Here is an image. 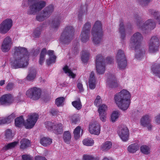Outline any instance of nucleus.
Returning a JSON list of instances; mask_svg holds the SVG:
<instances>
[{
	"instance_id": "obj_53",
	"label": "nucleus",
	"mask_w": 160,
	"mask_h": 160,
	"mask_svg": "<svg viewBox=\"0 0 160 160\" xmlns=\"http://www.w3.org/2000/svg\"><path fill=\"white\" fill-rule=\"evenodd\" d=\"M106 113H99L100 118L102 122H104L106 120Z\"/></svg>"
},
{
	"instance_id": "obj_31",
	"label": "nucleus",
	"mask_w": 160,
	"mask_h": 160,
	"mask_svg": "<svg viewBox=\"0 0 160 160\" xmlns=\"http://www.w3.org/2000/svg\"><path fill=\"white\" fill-rule=\"evenodd\" d=\"M119 26V31L121 34V38L122 39H124L125 38L126 34L125 29L124 27L123 22L122 21H120Z\"/></svg>"
},
{
	"instance_id": "obj_4",
	"label": "nucleus",
	"mask_w": 160,
	"mask_h": 160,
	"mask_svg": "<svg viewBox=\"0 0 160 160\" xmlns=\"http://www.w3.org/2000/svg\"><path fill=\"white\" fill-rule=\"evenodd\" d=\"M39 0H28V2L24 1L22 4L23 8L27 7L28 3L30 4L27 11L28 15H35L41 11L46 6V2L44 1Z\"/></svg>"
},
{
	"instance_id": "obj_41",
	"label": "nucleus",
	"mask_w": 160,
	"mask_h": 160,
	"mask_svg": "<svg viewBox=\"0 0 160 160\" xmlns=\"http://www.w3.org/2000/svg\"><path fill=\"white\" fill-rule=\"evenodd\" d=\"M72 103L73 106L78 110H79L82 108V105L79 99L72 102Z\"/></svg>"
},
{
	"instance_id": "obj_26",
	"label": "nucleus",
	"mask_w": 160,
	"mask_h": 160,
	"mask_svg": "<svg viewBox=\"0 0 160 160\" xmlns=\"http://www.w3.org/2000/svg\"><path fill=\"white\" fill-rule=\"evenodd\" d=\"M36 71L35 68H31L29 69L28 74L26 77V79L28 81H32L35 78Z\"/></svg>"
},
{
	"instance_id": "obj_54",
	"label": "nucleus",
	"mask_w": 160,
	"mask_h": 160,
	"mask_svg": "<svg viewBox=\"0 0 160 160\" xmlns=\"http://www.w3.org/2000/svg\"><path fill=\"white\" fill-rule=\"evenodd\" d=\"M22 160H32L33 158L28 155H23L22 156Z\"/></svg>"
},
{
	"instance_id": "obj_55",
	"label": "nucleus",
	"mask_w": 160,
	"mask_h": 160,
	"mask_svg": "<svg viewBox=\"0 0 160 160\" xmlns=\"http://www.w3.org/2000/svg\"><path fill=\"white\" fill-rule=\"evenodd\" d=\"M155 122L158 124H160V113L158 114L155 117Z\"/></svg>"
},
{
	"instance_id": "obj_27",
	"label": "nucleus",
	"mask_w": 160,
	"mask_h": 160,
	"mask_svg": "<svg viewBox=\"0 0 160 160\" xmlns=\"http://www.w3.org/2000/svg\"><path fill=\"white\" fill-rule=\"evenodd\" d=\"M89 88L92 89L95 87L96 81L94 77V72H93L91 73L89 81Z\"/></svg>"
},
{
	"instance_id": "obj_19",
	"label": "nucleus",
	"mask_w": 160,
	"mask_h": 160,
	"mask_svg": "<svg viewBox=\"0 0 160 160\" xmlns=\"http://www.w3.org/2000/svg\"><path fill=\"white\" fill-rule=\"evenodd\" d=\"M107 83L108 86L112 88H116L119 85L115 76L112 74L108 75Z\"/></svg>"
},
{
	"instance_id": "obj_42",
	"label": "nucleus",
	"mask_w": 160,
	"mask_h": 160,
	"mask_svg": "<svg viewBox=\"0 0 160 160\" xmlns=\"http://www.w3.org/2000/svg\"><path fill=\"white\" fill-rule=\"evenodd\" d=\"M91 28V23L89 22H87L84 25L82 31L90 33Z\"/></svg>"
},
{
	"instance_id": "obj_34",
	"label": "nucleus",
	"mask_w": 160,
	"mask_h": 160,
	"mask_svg": "<svg viewBox=\"0 0 160 160\" xmlns=\"http://www.w3.org/2000/svg\"><path fill=\"white\" fill-rule=\"evenodd\" d=\"M89 53L88 51H82L81 53V58L83 62H86L89 59Z\"/></svg>"
},
{
	"instance_id": "obj_43",
	"label": "nucleus",
	"mask_w": 160,
	"mask_h": 160,
	"mask_svg": "<svg viewBox=\"0 0 160 160\" xmlns=\"http://www.w3.org/2000/svg\"><path fill=\"white\" fill-rule=\"evenodd\" d=\"M63 70L65 73H68L69 74V76L72 78H74L75 77V75L72 72L67 66H66L63 68Z\"/></svg>"
},
{
	"instance_id": "obj_11",
	"label": "nucleus",
	"mask_w": 160,
	"mask_h": 160,
	"mask_svg": "<svg viewBox=\"0 0 160 160\" xmlns=\"http://www.w3.org/2000/svg\"><path fill=\"white\" fill-rule=\"evenodd\" d=\"M116 58L118 68L121 70L125 69L127 65V62L124 52L120 49L118 50Z\"/></svg>"
},
{
	"instance_id": "obj_24",
	"label": "nucleus",
	"mask_w": 160,
	"mask_h": 160,
	"mask_svg": "<svg viewBox=\"0 0 160 160\" xmlns=\"http://www.w3.org/2000/svg\"><path fill=\"white\" fill-rule=\"evenodd\" d=\"M151 69L153 73L160 78V64L155 63L152 65Z\"/></svg>"
},
{
	"instance_id": "obj_35",
	"label": "nucleus",
	"mask_w": 160,
	"mask_h": 160,
	"mask_svg": "<svg viewBox=\"0 0 160 160\" xmlns=\"http://www.w3.org/2000/svg\"><path fill=\"white\" fill-rule=\"evenodd\" d=\"M63 138L64 141L68 144L71 139V135L70 132L68 131H65L63 134Z\"/></svg>"
},
{
	"instance_id": "obj_1",
	"label": "nucleus",
	"mask_w": 160,
	"mask_h": 160,
	"mask_svg": "<svg viewBox=\"0 0 160 160\" xmlns=\"http://www.w3.org/2000/svg\"><path fill=\"white\" fill-rule=\"evenodd\" d=\"M14 59L11 61V65L15 69L24 68L28 66L29 53L27 49L21 47H15L13 49Z\"/></svg>"
},
{
	"instance_id": "obj_23",
	"label": "nucleus",
	"mask_w": 160,
	"mask_h": 160,
	"mask_svg": "<svg viewBox=\"0 0 160 160\" xmlns=\"http://www.w3.org/2000/svg\"><path fill=\"white\" fill-rule=\"evenodd\" d=\"M148 13L160 24V12L156 10L150 9L148 10Z\"/></svg>"
},
{
	"instance_id": "obj_46",
	"label": "nucleus",
	"mask_w": 160,
	"mask_h": 160,
	"mask_svg": "<svg viewBox=\"0 0 160 160\" xmlns=\"http://www.w3.org/2000/svg\"><path fill=\"white\" fill-rule=\"evenodd\" d=\"M152 0H137L138 2L142 6L148 5Z\"/></svg>"
},
{
	"instance_id": "obj_62",
	"label": "nucleus",
	"mask_w": 160,
	"mask_h": 160,
	"mask_svg": "<svg viewBox=\"0 0 160 160\" xmlns=\"http://www.w3.org/2000/svg\"><path fill=\"white\" fill-rule=\"evenodd\" d=\"M5 80H1L0 81V85L1 86L3 85L5 83Z\"/></svg>"
},
{
	"instance_id": "obj_25",
	"label": "nucleus",
	"mask_w": 160,
	"mask_h": 160,
	"mask_svg": "<svg viewBox=\"0 0 160 160\" xmlns=\"http://www.w3.org/2000/svg\"><path fill=\"white\" fill-rule=\"evenodd\" d=\"M54 125L52 131L55 133L60 134L62 132V124L61 123L56 122Z\"/></svg>"
},
{
	"instance_id": "obj_16",
	"label": "nucleus",
	"mask_w": 160,
	"mask_h": 160,
	"mask_svg": "<svg viewBox=\"0 0 160 160\" xmlns=\"http://www.w3.org/2000/svg\"><path fill=\"white\" fill-rule=\"evenodd\" d=\"M13 42L9 36L6 37L3 40L1 46V49L3 52H7L10 49Z\"/></svg>"
},
{
	"instance_id": "obj_44",
	"label": "nucleus",
	"mask_w": 160,
	"mask_h": 160,
	"mask_svg": "<svg viewBox=\"0 0 160 160\" xmlns=\"http://www.w3.org/2000/svg\"><path fill=\"white\" fill-rule=\"evenodd\" d=\"M41 29L39 27L36 28L33 33V36L35 38H39L41 33Z\"/></svg>"
},
{
	"instance_id": "obj_33",
	"label": "nucleus",
	"mask_w": 160,
	"mask_h": 160,
	"mask_svg": "<svg viewBox=\"0 0 160 160\" xmlns=\"http://www.w3.org/2000/svg\"><path fill=\"white\" fill-rule=\"evenodd\" d=\"M139 146L137 143L132 144L128 147V152L130 153H134L139 149Z\"/></svg>"
},
{
	"instance_id": "obj_29",
	"label": "nucleus",
	"mask_w": 160,
	"mask_h": 160,
	"mask_svg": "<svg viewBox=\"0 0 160 160\" xmlns=\"http://www.w3.org/2000/svg\"><path fill=\"white\" fill-rule=\"evenodd\" d=\"M52 140L49 138L43 137L40 140V143L43 146H47L52 143Z\"/></svg>"
},
{
	"instance_id": "obj_51",
	"label": "nucleus",
	"mask_w": 160,
	"mask_h": 160,
	"mask_svg": "<svg viewBox=\"0 0 160 160\" xmlns=\"http://www.w3.org/2000/svg\"><path fill=\"white\" fill-rule=\"evenodd\" d=\"M102 102L100 97L98 96L94 101V104L95 106H98Z\"/></svg>"
},
{
	"instance_id": "obj_36",
	"label": "nucleus",
	"mask_w": 160,
	"mask_h": 160,
	"mask_svg": "<svg viewBox=\"0 0 160 160\" xmlns=\"http://www.w3.org/2000/svg\"><path fill=\"white\" fill-rule=\"evenodd\" d=\"M84 145L87 146H91L93 145L94 141L93 139L90 138H86L82 141Z\"/></svg>"
},
{
	"instance_id": "obj_49",
	"label": "nucleus",
	"mask_w": 160,
	"mask_h": 160,
	"mask_svg": "<svg viewBox=\"0 0 160 160\" xmlns=\"http://www.w3.org/2000/svg\"><path fill=\"white\" fill-rule=\"evenodd\" d=\"M83 160H99L97 158H94L92 155L85 154L83 156Z\"/></svg>"
},
{
	"instance_id": "obj_52",
	"label": "nucleus",
	"mask_w": 160,
	"mask_h": 160,
	"mask_svg": "<svg viewBox=\"0 0 160 160\" xmlns=\"http://www.w3.org/2000/svg\"><path fill=\"white\" fill-rule=\"evenodd\" d=\"M12 133L10 129H8L6 132V137L8 139H11L12 138Z\"/></svg>"
},
{
	"instance_id": "obj_18",
	"label": "nucleus",
	"mask_w": 160,
	"mask_h": 160,
	"mask_svg": "<svg viewBox=\"0 0 160 160\" xmlns=\"http://www.w3.org/2000/svg\"><path fill=\"white\" fill-rule=\"evenodd\" d=\"M118 133L119 136L122 141L126 142L128 139L129 130L126 126L121 127L118 130Z\"/></svg>"
},
{
	"instance_id": "obj_40",
	"label": "nucleus",
	"mask_w": 160,
	"mask_h": 160,
	"mask_svg": "<svg viewBox=\"0 0 160 160\" xmlns=\"http://www.w3.org/2000/svg\"><path fill=\"white\" fill-rule=\"evenodd\" d=\"M81 128L80 126L77 127L74 129L73 132L74 136L75 139L77 140L80 137V132Z\"/></svg>"
},
{
	"instance_id": "obj_30",
	"label": "nucleus",
	"mask_w": 160,
	"mask_h": 160,
	"mask_svg": "<svg viewBox=\"0 0 160 160\" xmlns=\"http://www.w3.org/2000/svg\"><path fill=\"white\" fill-rule=\"evenodd\" d=\"M20 144V148L22 149H25L30 146V142L29 140L26 138H23L21 140Z\"/></svg>"
},
{
	"instance_id": "obj_15",
	"label": "nucleus",
	"mask_w": 160,
	"mask_h": 160,
	"mask_svg": "<svg viewBox=\"0 0 160 160\" xmlns=\"http://www.w3.org/2000/svg\"><path fill=\"white\" fill-rule=\"evenodd\" d=\"M12 25V21L10 19H7L0 24V33L5 34L10 29Z\"/></svg>"
},
{
	"instance_id": "obj_22",
	"label": "nucleus",
	"mask_w": 160,
	"mask_h": 160,
	"mask_svg": "<svg viewBox=\"0 0 160 160\" xmlns=\"http://www.w3.org/2000/svg\"><path fill=\"white\" fill-rule=\"evenodd\" d=\"M64 19V17L61 16L55 17L52 22L51 25L52 28H58L59 27L61 23L63 21Z\"/></svg>"
},
{
	"instance_id": "obj_56",
	"label": "nucleus",
	"mask_w": 160,
	"mask_h": 160,
	"mask_svg": "<svg viewBox=\"0 0 160 160\" xmlns=\"http://www.w3.org/2000/svg\"><path fill=\"white\" fill-rule=\"evenodd\" d=\"M14 87V86L13 83H9L7 84L6 88L7 90L10 91L12 90Z\"/></svg>"
},
{
	"instance_id": "obj_6",
	"label": "nucleus",
	"mask_w": 160,
	"mask_h": 160,
	"mask_svg": "<svg viewBox=\"0 0 160 160\" xmlns=\"http://www.w3.org/2000/svg\"><path fill=\"white\" fill-rule=\"evenodd\" d=\"M92 41L96 45H98L101 42L102 35V25L100 21H97L95 22L92 29Z\"/></svg>"
},
{
	"instance_id": "obj_5",
	"label": "nucleus",
	"mask_w": 160,
	"mask_h": 160,
	"mask_svg": "<svg viewBox=\"0 0 160 160\" xmlns=\"http://www.w3.org/2000/svg\"><path fill=\"white\" fill-rule=\"evenodd\" d=\"M38 116L36 114H32L28 116L27 122L24 123V119L22 117L17 118L15 119V124L16 126L21 127L24 125L27 129H31L35 125L38 119Z\"/></svg>"
},
{
	"instance_id": "obj_50",
	"label": "nucleus",
	"mask_w": 160,
	"mask_h": 160,
	"mask_svg": "<svg viewBox=\"0 0 160 160\" xmlns=\"http://www.w3.org/2000/svg\"><path fill=\"white\" fill-rule=\"evenodd\" d=\"M16 117V114L15 113H12L9 115L8 117L6 118L8 123H10L13 121V119Z\"/></svg>"
},
{
	"instance_id": "obj_13",
	"label": "nucleus",
	"mask_w": 160,
	"mask_h": 160,
	"mask_svg": "<svg viewBox=\"0 0 160 160\" xmlns=\"http://www.w3.org/2000/svg\"><path fill=\"white\" fill-rule=\"evenodd\" d=\"M159 38L157 36L152 37L148 43V51L151 53H154L159 50Z\"/></svg>"
},
{
	"instance_id": "obj_37",
	"label": "nucleus",
	"mask_w": 160,
	"mask_h": 160,
	"mask_svg": "<svg viewBox=\"0 0 160 160\" xmlns=\"http://www.w3.org/2000/svg\"><path fill=\"white\" fill-rule=\"evenodd\" d=\"M140 149L141 152L145 154L148 155L150 153V148L147 145L142 146Z\"/></svg>"
},
{
	"instance_id": "obj_47",
	"label": "nucleus",
	"mask_w": 160,
	"mask_h": 160,
	"mask_svg": "<svg viewBox=\"0 0 160 160\" xmlns=\"http://www.w3.org/2000/svg\"><path fill=\"white\" fill-rule=\"evenodd\" d=\"M55 123H52L50 122H46L45 123V125L46 128L48 130L53 131V126Z\"/></svg>"
},
{
	"instance_id": "obj_10",
	"label": "nucleus",
	"mask_w": 160,
	"mask_h": 160,
	"mask_svg": "<svg viewBox=\"0 0 160 160\" xmlns=\"http://www.w3.org/2000/svg\"><path fill=\"white\" fill-rule=\"evenodd\" d=\"M54 6L50 5L46 7L36 16V20L39 22L44 21L49 18L54 11Z\"/></svg>"
},
{
	"instance_id": "obj_57",
	"label": "nucleus",
	"mask_w": 160,
	"mask_h": 160,
	"mask_svg": "<svg viewBox=\"0 0 160 160\" xmlns=\"http://www.w3.org/2000/svg\"><path fill=\"white\" fill-rule=\"evenodd\" d=\"M77 87L79 89L80 92H83L84 91V89L82 84L81 82H78L77 84Z\"/></svg>"
},
{
	"instance_id": "obj_12",
	"label": "nucleus",
	"mask_w": 160,
	"mask_h": 160,
	"mask_svg": "<svg viewBox=\"0 0 160 160\" xmlns=\"http://www.w3.org/2000/svg\"><path fill=\"white\" fill-rule=\"evenodd\" d=\"M138 28L142 30H144L148 29H152L156 26V23L152 19L147 20L144 23L142 22V20L141 18H138L136 22Z\"/></svg>"
},
{
	"instance_id": "obj_2",
	"label": "nucleus",
	"mask_w": 160,
	"mask_h": 160,
	"mask_svg": "<svg viewBox=\"0 0 160 160\" xmlns=\"http://www.w3.org/2000/svg\"><path fill=\"white\" fill-rule=\"evenodd\" d=\"M143 39L142 34L137 32L131 36L130 39L129 46L131 48L135 49V57L138 60L141 59L145 54V50L141 46Z\"/></svg>"
},
{
	"instance_id": "obj_28",
	"label": "nucleus",
	"mask_w": 160,
	"mask_h": 160,
	"mask_svg": "<svg viewBox=\"0 0 160 160\" xmlns=\"http://www.w3.org/2000/svg\"><path fill=\"white\" fill-rule=\"evenodd\" d=\"M90 33L82 31L80 35V39L81 42L83 43H86L89 39Z\"/></svg>"
},
{
	"instance_id": "obj_20",
	"label": "nucleus",
	"mask_w": 160,
	"mask_h": 160,
	"mask_svg": "<svg viewBox=\"0 0 160 160\" xmlns=\"http://www.w3.org/2000/svg\"><path fill=\"white\" fill-rule=\"evenodd\" d=\"M89 131L91 134L98 135L100 132V127L99 124L95 122L89 125Z\"/></svg>"
},
{
	"instance_id": "obj_48",
	"label": "nucleus",
	"mask_w": 160,
	"mask_h": 160,
	"mask_svg": "<svg viewBox=\"0 0 160 160\" xmlns=\"http://www.w3.org/2000/svg\"><path fill=\"white\" fill-rule=\"evenodd\" d=\"M107 106L104 104H102L100 106L98 111L99 113H106V111L107 110Z\"/></svg>"
},
{
	"instance_id": "obj_63",
	"label": "nucleus",
	"mask_w": 160,
	"mask_h": 160,
	"mask_svg": "<svg viewBox=\"0 0 160 160\" xmlns=\"http://www.w3.org/2000/svg\"><path fill=\"white\" fill-rule=\"evenodd\" d=\"M51 113H52V114H53V113H52V112H51Z\"/></svg>"
},
{
	"instance_id": "obj_61",
	"label": "nucleus",
	"mask_w": 160,
	"mask_h": 160,
	"mask_svg": "<svg viewBox=\"0 0 160 160\" xmlns=\"http://www.w3.org/2000/svg\"><path fill=\"white\" fill-rule=\"evenodd\" d=\"M83 14V12L82 11H80L79 12L78 14V18L80 21H82V17Z\"/></svg>"
},
{
	"instance_id": "obj_45",
	"label": "nucleus",
	"mask_w": 160,
	"mask_h": 160,
	"mask_svg": "<svg viewBox=\"0 0 160 160\" xmlns=\"http://www.w3.org/2000/svg\"><path fill=\"white\" fill-rule=\"evenodd\" d=\"M64 100V98L63 97H60L56 99L55 104L57 106L59 107L62 105Z\"/></svg>"
},
{
	"instance_id": "obj_21",
	"label": "nucleus",
	"mask_w": 160,
	"mask_h": 160,
	"mask_svg": "<svg viewBox=\"0 0 160 160\" xmlns=\"http://www.w3.org/2000/svg\"><path fill=\"white\" fill-rule=\"evenodd\" d=\"M13 101V98L10 94H6L3 95L0 98V102L2 105H8Z\"/></svg>"
},
{
	"instance_id": "obj_8",
	"label": "nucleus",
	"mask_w": 160,
	"mask_h": 160,
	"mask_svg": "<svg viewBox=\"0 0 160 160\" xmlns=\"http://www.w3.org/2000/svg\"><path fill=\"white\" fill-rule=\"evenodd\" d=\"M74 31L72 26H68L66 27L60 38V42L63 44H69L73 38Z\"/></svg>"
},
{
	"instance_id": "obj_59",
	"label": "nucleus",
	"mask_w": 160,
	"mask_h": 160,
	"mask_svg": "<svg viewBox=\"0 0 160 160\" xmlns=\"http://www.w3.org/2000/svg\"><path fill=\"white\" fill-rule=\"evenodd\" d=\"M6 123H8L6 118H0V125Z\"/></svg>"
},
{
	"instance_id": "obj_14",
	"label": "nucleus",
	"mask_w": 160,
	"mask_h": 160,
	"mask_svg": "<svg viewBox=\"0 0 160 160\" xmlns=\"http://www.w3.org/2000/svg\"><path fill=\"white\" fill-rule=\"evenodd\" d=\"M41 94V90L36 87H33L28 89L26 92V95L30 98L36 100L40 97Z\"/></svg>"
},
{
	"instance_id": "obj_7",
	"label": "nucleus",
	"mask_w": 160,
	"mask_h": 160,
	"mask_svg": "<svg viewBox=\"0 0 160 160\" xmlns=\"http://www.w3.org/2000/svg\"><path fill=\"white\" fill-rule=\"evenodd\" d=\"M113 59L110 57H108L105 59L101 55L97 56L96 59V67L97 72L99 74H104L105 70V63H111Z\"/></svg>"
},
{
	"instance_id": "obj_58",
	"label": "nucleus",
	"mask_w": 160,
	"mask_h": 160,
	"mask_svg": "<svg viewBox=\"0 0 160 160\" xmlns=\"http://www.w3.org/2000/svg\"><path fill=\"white\" fill-rule=\"evenodd\" d=\"M79 120V119L78 118L76 117L75 116H72V122L74 123H76Z\"/></svg>"
},
{
	"instance_id": "obj_38",
	"label": "nucleus",
	"mask_w": 160,
	"mask_h": 160,
	"mask_svg": "<svg viewBox=\"0 0 160 160\" xmlns=\"http://www.w3.org/2000/svg\"><path fill=\"white\" fill-rule=\"evenodd\" d=\"M17 142H14L9 143L6 145L3 148V149L5 150L12 149L15 148L17 145Z\"/></svg>"
},
{
	"instance_id": "obj_32",
	"label": "nucleus",
	"mask_w": 160,
	"mask_h": 160,
	"mask_svg": "<svg viewBox=\"0 0 160 160\" xmlns=\"http://www.w3.org/2000/svg\"><path fill=\"white\" fill-rule=\"evenodd\" d=\"M112 146V143L111 142L106 141L102 145L101 149L103 151H106L109 150Z\"/></svg>"
},
{
	"instance_id": "obj_3",
	"label": "nucleus",
	"mask_w": 160,
	"mask_h": 160,
	"mask_svg": "<svg viewBox=\"0 0 160 160\" xmlns=\"http://www.w3.org/2000/svg\"><path fill=\"white\" fill-rule=\"evenodd\" d=\"M131 97L129 92L126 90L123 89L115 95L114 98L118 107L122 110H126L129 106Z\"/></svg>"
},
{
	"instance_id": "obj_9",
	"label": "nucleus",
	"mask_w": 160,
	"mask_h": 160,
	"mask_svg": "<svg viewBox=\"0 0 160 160\" xmlns=\"http://www.w3.org/2000/svg\"><path fill=\"white\" fill-rule=\"evenodd\" d=\"M47 54L50 57L47 60V64L49 65L55 62L56 57L54 55L53 51L49 50L47 51L45 48H44L42 49L40 54L39 63L40 64L42 65L43 63L45 56Z\"/></svg>"
},
{
	"instance_id": "obj_60",
	"label": "nucleus",
	"mask_w": 160,
	"mask_h": 160,
	"mask_svg": "<svg viewBox=\"0 0 160 160\" xmlns=\"http://www.w3.org/2000/svg\"><path fill=\"white\" fill-rule=\"evenodd\" d=\"M35 160H47L45 157L40 156H37L35 157Z\"/></svg>"
},
{
	"instance_id": "obj_39",
	"label": "nucleus",
	"mask_w": 160,
	"mask_h": 160,
	"mask_svg": "<svg viewBox=\"0 0 160 160\" xmlns=\"http://www.w3.org/2000/svg\"><path fill=\"white\" fill-rule=\"evenodd\" d=\"M120 113L118 111H114L111 115V120L112 122H115L118 118L120 115Z\"/></svg>"
},
{
	"instance_id": "obj_17",
	"label": "nucleus",
	"mask_w": 160,
	"mask_h": 160,
	"mask_svg": "<svg viewBox=\"0 0 160 160\" xmlns=\"http://www.w3.org/2000/svg\"><path fill=\"white\" fill-rule=\"evenodd\" d=\"M152 118L151 116L149 114L143 116L140 120L141 125L144 127H147L149 130H151L152 127V125L150 123Z\"/></svg>"
}]
</instances>
